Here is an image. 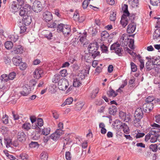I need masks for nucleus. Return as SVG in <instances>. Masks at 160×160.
I'll return each mask as SVG.
<instances>
[{
	"mask_svg": "<svg viewBox=\"0 0 160 160\" xmlns=\"http://www.w3.org/2000/svg\"><path fill=\"white\" fill-rule=\"evenodd\" d=\"M123 14L121 17V23L123 27L125 28L128 24L129 21L132 22L135 18V15L130 14L128 10V5L124 4L122 6Z\"/></svg>",
	"mask_w": 160,
	"mask_h": 160,
	"instance_id": "obj_1",
	"label": "nucleus"
},
{
	"mask_svg": "<svg viewBox=\"0 0 160 160\" xmlns=\"http://www.w3.org/2000/svg\"><path fill=\"white\" fill-rule=\"evenodd\" d=\"M99 46L97 42H95L91 43L89 45L88 49L89 52L92 54V56L94 59L100 54V52L98 51Z\"/></svg>",
	"mask_w": 160,
	"mask_h": 160,
	"instance_id": "obj_2",
	"label": "nucleus"
},
{
	"mask_svg": "<svg viewBox=\"0 0 160 160\" xmlns=\"http://www.w3.org/2000/svg\"><path fill=\"white\" fill-rule=\"evenodd\" d=\"M69 85L68 82L65 78L60 79L58 82V88L61 90H65Z\"/></svg>",
	"mask_w": 160,
	"mask_h": 160,
	"instance_id": "obj_3",
	"label": "nucleus"
},
{
	"mask_svg": "<svg viewBox=\"0 0 160 160\" xmlns=\"http://www.w3.org/2000/svg\"><path fill=\"white\" fill-rule=\"evenodd\" d=\"M33 5L32 8L35 12L38 13L42 10V5L40 1L35 0L33 2Z\"/></svg>",
	"mask_w": 160,
	"mask_h": 160,
	"instance_id": "obj_4",
	"label": "nucleus"
},
{
	"mask_svg": "<svg viewBox=\"0 0 160 160\" xmlns=\"http://www.w3.org/2000/svg\"><path fill=\"white\" fill-rule=\"evenodd\" d=\"M143 111L146 112H149L153 108V103H144L142 106Z\"/></svg>",
	"mask_w": 160,
	"mask_h": 160,
	"instance_id": "obj_5",
	"label": "nucleus"
},
{
	"mask_svg": "<svg viewBox=\"0 0 160 160\" xmlns=\"http://www.w3.org/2000/svg\"><path fill=\"white\" fill-rule=\"evenodd\" d=\"M62 134H63V131L57 130L56 132L51 135L50 138L53 140L56 141L59 138L60 136Z\"/></svg>",
	"mask_w": 160,
	"mask_h": 160,
	"instance_id": "obj_6",
	"label": "nucleus"
},
{
	"mask_svg": "<svg viewBox=\"0 0 160 160\" xmlns=\"http://www.w3.org/2000/svg\"><path fill=\"white\" fill-rule=\"evenodd\" d=\"M6 77V74H3L1 76L0 78V90L2 91L5 89V87L4 86L5 82H7V80L5 79Z\"/></svg>",
	"mask_w": 160,
	"mask_h": 160,
	"instance_id": "obj_7",
	"label": "nucleus"
},
{
	"mask_svg": "<svg viewBox=\"0 0 160 160\" xmlns=\"http://www.w3.org/2000/svg\"><path fill=\"white\" fill-rule=\"evenodd\" d=\"M43 18L46 22L50 21L52 18V13L49 11L45 12L43 14Z\"/></svg>",
	"mask_w": 160,
	"mask_h": 160,
	"instance_id": "obj_8",
	"label": "nucleus"
},
{
	"mask_svg": "<svg viewBox=\"0 0 160 160\" xmlns=\"http://www.w3.org/2000/svg\"><path fill=\"white\" fill-rule=\"evenodd\" d=\"M17 137L20 142H23L26 139V136L24 132L19 131L17 134Z\"/></svg>",
	"mask_w": 160,
	"mask_h": 160,
	"instance_id": "obj_9",
	"label": "nucleus"
},
{
	"mask_svg": "<svg viewBox=\"0 0 160 160\" xmlns=\"http://www.w3.org/2000/svg\"><path fill=\"white\" fill-rule=\"evenodd\" d=\"M129 21L131 22V23L128 25L127 30L128 33L131 34L133 33L135 31L136 29V25L133 23L134 20L132 22L129 21Z\"/></svg>",
	"mask_w": 160,
	"mask_h": 160,
	"instance_id": "obj_10",
	"label": "nucleus"
},
{
	"mask_svg": "<svg viewBox=\"0 0 160 160\" xmlns=\"http://www.w3.org/2000/svg\"><path fill=\"white\" fill-rule=\"evenodd\" d=\"M20 6L18 2L16 1H13L11 3L10 7L12 12H16L20 8Z\"/></svg>",
	"mask_w": 160,
	"mask_h": 160,
	"instance_id": "obj_11",
	"label": "nucleus"
},
{
	"mask_svg": "<svg viewBox=\"0 0 160 160\" xmlns=\"http://www.w3.org/2000/svg\"><path fill=\"white\" fill-rule=\"evenodd\" d=\"M42 35L48 40H50L52 39L53 35L52 33L48 30H45L42 32Z\"/></svg>",
	"mask_w": 160,
	"mask_h": 160,
	"instance_id": "obj_12",
	"label": "nucleus"
},
{
	"mask_svg": "<svg viewBox=\"0 0 160 160\" xmlns=\"http://www.w3.org/2000/svg\"><path fill=\"white\" fill-rule=\"evenodd\" d=\"M88 74V70L85 69H83L81 71L78 73V75L76 77L82 80L84 79L85 77L87 76Z\"/></svg>",
	"mask_w": 160,
	"mask_h": 160,
	"instance_id": "obj_13",
	"label": "nucleus"
},
{
	"mask_svg": "<svg viewBox=\"0 0 160 160\" xmlns=\"http://www.w3.org/2000/svg\"><path fill=\"white\" fill-rule=\"evenodd\" d=\"M43 74V70L38 69H36L33 73L34 78L38 79L41 77Z\"/></svg>",
	"mask_w": 160,
	"mask_h": 160,
	"instance_id": "obj_14",
	"label": "nucleus"
},
{
	"mask_svg": "<svg viewBox=\"0 0 160 160\" xmlns=\"http://www.w3.org/2000/svg\"><path fill=\"white\" fill-rule=\"evenodd\" d=\"M143 115L142 109L141 108H138L136 110L135 114V118L141 119Z\"/></svg>",
	"mask_w": 160,
	"mask_h": 160,
	"instance_id": "obj_15",
	"label": "nucleus"
},
{
	"mask_svg": "<svg viewBox=\"0 0 160 160\" xmlns=\"http://www.w3.org/2000/svg\"><path fill=\"white\" fill-rule=\"evenodd\" d=\"M22 61V58L18 56H15L12 59V61L13 64L16 66H19Z\"/></svg>",
	"mask_w": 160,
	"mask_h": 160,
	"instance_id": "obj_16",
	"label": "nucleus"
},
{
	"mask_svg": "<svg viewBox=\"0 0 160 160\" xmlns=\"http://www.w3.org/2000/svg\"><path fill=\"white\" fill-rule=\"evenodd\" d=\"M23 22L26 25H28L32 22L31 17L28 15H25L23 17Z\"/></svg>",
	"mask_w": 160,
	"mask_h": 160,
	"instance_id": "obj_17",
	"label": "nucleus"
},
{
	"mask_svg": "<svg viewBox=\"0 0 160 160\" xmlns=\"http://www.w3.org/2000/svg\"><path fill=\"white\" fill-rule=\"evenodd\" d=\"M150 61L148 60L146 64V68L147 71H149L155 68V65L151 62V59Z\"/></svg>",
	"mask_w": 160,
	"mask_h": 160,
	"instance_id": "obj_18",
	"label": "nucleus"
},
{
	"mask_svg": "<svg viewBox=\"0 0 160 160\" xmlns=\"http://www.w3.org/2000/svg\"><path fill=\"white\" fill-rule=\"evenodd\" d=\"M86 32H84L82 34L79 36V38H80L79 41L83 44V45H85L86 43Z\"/></svg>",
	"mask_w": 160,
	"mask_h": 160,
	"instance_id": "obj_19",
	"label": "nucleus"
},
{
	"mask_svg": "<svg viewBox=\"0 0 160 160\" xmlns=\"http://www.w3.org/2000/svg\"><path fill=\"white\" fill-rule=\"evenodd\" d=\"M151 62L154 65H160V57L159 56H154L152 57Z\"/></svg>",
	"mask_w": 160,
	"mask_h": 160,
	"instance_id": "obj_20",
	"label": "nucleus"
},
{
	"mask_svg": "<svg viewBox=\"0 0 160 160\" xmlns=\"http://www.w3.org/2000/svg\"><path fill=\"white\" fill-rule=\"evenodd\" d=\"M62 32L65 36H67L71 32V29L69 26L66 25L64 27Z\"/></svg>",
	"mask_w": 160,
	"mask_h": 160,
	"instance_id": "obj_21",
	"label": "nucleus"
},
{
	"mask_svg": "<svg viewBox=\"0 0 160 160\" xmlns=\"http://www.w3.org/2000/svg\"><path fill=\"white\" fill-rule=\"evenodd\" d=\"M117 111V108L116 105H111L108 109L109 113L112 115H115Z\"/></svg>",
	"mask_w": 160,
	"mask_h": 160,
	"instance_id": "obj_22",
	"label": "nucleus"
},
{
	"mask_svg": "<svg viewBox=\"0 0 160 160\" xmlns=\"http://www.w3.org/2000/svg\"><path fill=\"white\" fill-rule=\"evenodd\" d=\"M81 80L76 77H75L73 79V85L74 87H78L81 84Z\"/></svg>",
	"mask_w": 160,
	"mask_h": 160,
	"instance_id": "obj_23",
	"label": "nucleus"
},
{
	"mask_svg": "<svg viewBox=\"0 0 160 160\" xmlns=\"http://www.w3.org/2000/svg\"><path fill=\"white\" fill-rule=\"evenodd\" d=\"M91 0H84L82 4V6L84 9H86L88 7V8H92V6L91 5H89Z\"/></svg>",
	"mask_w": 160,
	"mask_h": 160,
	"instance_id": "obj_24",
	"label": "nucleus"
},
{
	"mask_svg": "<svg viewBox=\"0 0 160 160\" xmlns=\"http://www.w3.org/2000/svg\"><path fill=\"white\" fill-rule=\"evenodd\" d=\"M152 126L153 127H156V128H154V130L153 131H152V132H151V134H155L156 132H160V125L154 123L152 125Z\"/></svg>",
	"mask_w": 160,
	"mask_h": 160,
	"instance_id": "obj_25",
	"label": "nucleus"
},
{
	"mask_svg": "<svg viewBox=\"0 0 160 160\" xmlns=\"http://www.w3.org/2000/svg\"><path fill=\"white\" fill-rule=\"evenodd\" d=\"M99 91V88H96L93 89L91 93H90V96L92 99L94 98L97 96V94L98 93Z\"/></svg>",
	"mask_w": 160,
	"mask_h": 160,
	"instance_id": "obj_26",
	"label": "nucleus"
},
{
	"mask_svg": "<svg viewBox=\"0 0 160 160\" xmlns=\"http://www.w3.org/2000/svg\"><path fill=\"white\" fill-rule=\"evenodd\" d=\"M43 125V120L41 118H39L37 120V124L35 127V128L38 129L39 130L40 129L38 127H41Z\"/></svg>",
	"mask_w": 160,
	"mask_h": 160,
	"instance_id": "obj_27",
	"label": "nucleus"
},
{
	"mask_svg": "<svg viewBox=\"0 0 160 160\" xmlns=\"http://www.w3.org/2000/svg\"><path fill=\"white\" fill-rule=\"evenodd\" d=\"M23 50L22 47L21 45H18L16 47L13 52L14 53L21 54L22 53Z\"/></svg>",
	"mask_w": 160,
	"mask_h": 160,
	"instance_id": "obj_28",
	"label": "nucleus"
},
{
	"mask_svg": "<svg viewBox=\"0 0 160 160\" xmlns=\"http://www.w3.org/2000/svg\"><path fill=\"white\" fill-rule=\"evenodd\" d=\"M120 127L122 129L123 131L125 133L127 134L129 132V128L126 123H122L120 125Z\"/></svg>",
	"mask_w": 160,
	"mask_h": 160,
	"instance_id": "obj_29",
	"label": "nucleus"
},
{
	"mask_svg": "<svg viewBox=\"0 0 160 160\" xmlns=\"http://www.w3.org/2000/svg\"><path fill=\"white\" fill-rule=\"evenodd\" d=\"M107 94L110 97H115L118 95V93L112 89L107 92Z\"/></svg>",
	"mask_w": 160,
	"mask_h": 160,
	"instance_id": "obj_30",
	"label": "nucleus"
},
{
	"mask_svg": "<svg viewBox=\"0 0 160 160\" xmlns=\"http://www.w3.org/2000/svg\"><path fill=\"white\" fill-rule=\"evenodd\" d=\"M6 77H5V79L7 80V82L9 80H13L15 77L16 74L15 72H12L10 73L8 76L7 74H6Z\"/></svg>",
	"mask_w": 160,
	"mask_h": 160,
	"instance_id": "obj_31",
	"label": "nucleus"
},
{
	"mask_svg": "<svg viewBox=\"0 0 160 160\" xmlns=\"http://www.w3.org/2000/svg\"><path fill=\"white\" fill-rule=\"evenodd\" d=\"M22 128L25 131H28L31 129V125L29 122H25L22 125Z\"/></svg>",
	"mask_w": 160,
	"mask_h": 160,
	"instance_id": "obj_32",
	"label": "nucleus"
},
{
	"mask_svg": "<svg viewBox=\"0 0 160 160\" xmlns=\"http://www.w3.org/2000/svg\"><path fill=\"white\" fill-rule=\"evenodd\" d=\"M141 119L135 118V119L133 121V125L136 127H139L141 126Z\"/></svg>",
	"mask_w": 160,
	"mask_h": 160,
	"instance_id": "obj_33",
	"label": "nucleus"
},
{
	"mask_svg": "<svg viewBox=\"0 0 160 160\" xmlns=\"http://www.w3.org/2000/svg\"><path fill=\"white\" fill-rule=\"evenodd\" d=\"M4 143L6 145L7 148H9L10 147L11 145L12 144V140L9 138H4Z\"/></svg>",
	"mask_w": 160,
	"mask_h": 160,
	"instance_id": "obj_34",
	"label": "nucleus"
},
{
	"mask_svg": "<svg viewBox=\"0 0 160 160\" xmlns=\"http://www.w3.org/2000/svg\"><path fill=\"white\" fill-rule=\"evenodd\" d=\"M73 101L72 98L70 97L66 99L64 102L62 104L61 106L62 107L66 105L70 104Z\"/></svg>",
	"mask_w": 160,
	"mask_h": 160,
	"instance_id": "obj_35",
	"label": "nucleus"
},
{
	"mask_svg": "<svg viewBox=\"0 0 160 160\" xmlns=\"http://www.w3.org/2000/svg\"><path fill=\"white\" fill-rule=\"evenodd\" d=\"M120 45L121 44L118 42L114 43L111 46L110 49L112 50H114L115 51L118 48H121Z\"/></svg>",
	"mask_w": 160,
	"mask_h": 160,
	"instance_id": "obj_36",
	"label": "nucleus"
},
{
	"mask_svg": "<svg viewBox=\"0 0 160 160\" xmlns=\"http://www.w3.org/2000/svg\"><path fill=\"white\" fill-rule=\"evenodd\" d=\"M30 90L26 87H24L23 90L20 92L21 95L23 96H27L30 93Z\"/></svg>",
	"mask_w": 160,
	"mask_h": 160,
	"instance_id": "obj_37",
	"label": "nucleus"
},
{
	"mask_svg": "<svg viewBox=\"0 0 160 160\" xmlns=\"http://www.w3.org/2000/svg\"><path fill=\"white\" fill-rule=\"evenodd\" d=\"M13 44L11 41H7L5 43V46L7 49H11L13 47Z\"/></svg>",
	"mask_w": 160,
	"mask_h": 160,
	"instance_id": "obj_38",
	"label": "nucleus"
},
{
	"mask_svg": "<svg viewBox=\"0 0 160 160\" xmlns=\"http://www.w3.org/2000/svg\"><path fill=\"white\" fill-rule=\"evenodd\" d=\"M128 2L132 7H134L137 6L138 0H128Z\"/></svg>",
	"mask_w": 160,
	"mask_h": 160,
	"instance_id": "obj_39",
	"label": "nucleus"
},
{
	"mask_svg": "<svg viewBox=\"0 0 160 160\" xmlns=\"http://www.w3.org/2000/svg\"><path fill=\"white\" fill-rule=\"evenodd\" d=\"M60 78V75L57 74L54 76V78L52 79V81L54 83L58 82Z\"/></svg>",
	"mask_w": 160,
	"mask_h": 160,
	"instance_id": "obj_40",
	"label": "nucleus"
},
{
	"mask_svg": "<svg viewBox=\"0 0 160 160\" xmlns=\"http://www.w3.org/2000/svg\"><path fill=\"white\" fill-rule=\"evenodd\" d=\"M109 36V35L106 31H103L101 33L102 39L103 40H104L105 39L107 38Z\"/></svg>",
	"mask_w": 160,
	"mask_h": 160,
	"instance_id": "obj_41",
	"label": "nucleus"
},
{
	"mask_svg": "<svg viewBox=\"0 0 160 160\" xmlns=\"http://www.w3.org/2000/svg\"><path fill=\"white\" fill-rule=\"evenodd\" d=\"M9 38L12 41L15 42L18 40V36L17 34L14 33L11 35L10 36Z\"/></svg>",
	"mask_w": 160,
	"mask_h": 160,
	"instance_id": "obj_42",
	"label": "nucleus"
},
{
	"mask_svg": "<svg viewBox=\"0 0 160 160\" xmlns=\"http://www.w3.org/2000/svg\"><path fill=\"white\" fill-rule=\"evenodd\" d=\"M41 160H47L48 158V153L45 152H42L40 154Z\"/></svg>",
	"mask_w": 160,
	"mask_h": 160,
	"instance_id": "obj_43",
	"label": "nucleus"
},
{
	"mask_svg": "<svg viewBox=\"0 0 160 160\" xmlns=\"http://www.w3.org/2000/svg\"><path fill=\"white\" fill-rule=\"evenodd\" d=\"M23 10H25L26 12L28 13L31 9V6L28 4H25L23 7L21 8Z\"/></svg>",
	"mask_w": 160,
	"mask_h": 160,
	"instance_id": "obj_44",
	"label": "nucleus"
},
{
	"mask_svg": "<svg viewBox=\"0 0 160 160\" xmlns=\"http://www.w3.org/2000/svg\"><path fill=\"white\" fill-rule=\"evenodd\" d=\"M65 25H64L62 23H60L58 24V26H57V30L58 32H62L63 28H63Z\"/></svg>",
	"mask_w": 160,
	"mask_h": 160,
	"instance_id": "obj_45",
	"label": "nucleus"
},
{
	"mask_svg": "<svg viewBox=\"0 0 160 160\" xmlns=\"http://www.w3.org/2000/svg\"><path fill=\"white\" fill-rule=\"evenodd\" d=\"M115 52L119 56H122L123 53V51L122 48L121 47L119 48L115 51Z\"/></svg>",
	"mask_w": 160,
	"mask_h": 160,
	"instance_id": "obj_46",
	"label": "nucleus"
},
{
	"mask_svg": "<svg viewBox=\"0 0 160 160\" xmlns=\"http://www.w3.org/2000/svg\"><path fill=\"white\" fill-rule=\"evenodd\" d=\"M84 104L82 102L77 103L76 104L75 109L76 110H80L83 107Z\"/></svg>",
	"mask_w": 160,
	"mask_h": 160,
	"instance_id": "obj_47",
	"label": "nucleus"
},
{
	"mask_svg": "<svg viewBox=\"0 0 160 160\" xmlns=\"http://www.w3.org/2000/svg\"><path fill=\"white\" fill-rule=\"evenodd\" d=\"M153 36L156 38H157L160 37V29H158L155 31Z\"/></svg>",
	"mask_w": 160,
	"mask_h": 160,
	"instance_id": "obj_48",
	"label": "nucleus"
},
{
	"mask_svg": "<svg viewBox=\"0 0 160 160\" xmlns=\"http://www.w3.org/2000/svg\"><path fill=\"white\" fill-rule=\"evenodd\" d=\"M149 148L153 152H156L158 150V146L156 144H152L150 146Z\"/></svg>",
	"mask_w": 160,
	"mask_h": 160,
	"instance_id": "obj_49",
	"label": "nucleus"
},
{
	"mask_svg": "<svg viewBox=\"0 0 160 160\" xmlns=\"http://www.w3.org/2000/svg\"><path fill=\"white\" fill-rule=\"evenodd\" d=\"M2 122L5 124H7L8 122V116L6 115L5 114L4 116H3L2 118Z\"/></svg>",
	"mask_w": 160,
	"mask_h": 160,
	"instance_id": "obj_50",
	"label": "nucleus"
},
{
	"mask_svg": "<svg viewBox=\"0 0 160 160\" xmlns=\"http://www.w3.org/2000/svg\"><path fill=\"white\" fill-rule=\"evenodd\" d=\"M50 132V129L49 128H44L43 129L42 131V133L43 134L47 135Z\"/></svg>",
	"mask_w": 160,
	"mask_h": 160,
	"instance_id": "obj_51",
	"label": "nucleus"
},
{
	"mask_svg": "<svg viewBox=\"0 0 160 160\" xmlns=\"http://www.w3.org/2000/svg\"><path fill=\"white\" fill-rule=\"evenodd\" d=\"M19 66L20 69L22 70H25L27 67V65L26 63L23 62H21Z\"/></svg>",
	"mask_w": 160,
	"mask_h": 160,
	"instance_id": "obj_52",
	"label": "nucleus"
},
{
	"mask_svg": "<svg viewBox=\"0 0 160 160\" xmlns=\"http://www.w3.org/2000/svg\"><path fill=\"white\" fill-rule=\"evenodd\" d=\"M19 157L22 160H27L28 158V155L25 153H23L20 154Z\"/></svg>",
	"mask_w": 160,
	"mask_h": 160,
	"instance_id": "obj_53",
	"label": "nucleus"
},
{
	"mask_svg": "<svg viewBox=\"0 0 160 160\" xmlns=\"http://www.w3.org/2000/svg\"><path fill=\"white\" fill-rule=\"evenodd\" d=\"M150 3L153 6H157L160 4V0H150Z\"/></svg>",
	"mask_w": 160,
	"mask_h": 160,
	"instance_id": "obj_54",
	"label": "nucleus"
},
{
	"mask_svg": "<svg viewBox=\"0 0 160 160\" xmlns=\"http://www.w3.org/2000/svg\"><path fill=\"white\" fill-rule=\"evenodd\" d=\"M154 98L152 96H149L146 99V102L150 103H152V102L154 100Z\"/></svg>",
	"mask_w": 160,
	"mask_h": 160,
	"instance_id": "obj_55",
	"label": "nucleus"
},
{
	"mask_svg": "<svg viewBox=\"0 0 160 160\" xmlns=\"http://www.w3.org/2000/svg\"><path fill=\"white\" fill-rule=\"evenodd\" d=\"M110 19L111 21H115L116 19V13L113 12L111 13Z\"/></svg>",
	"mask_w": 160,
	"mask_h": 160,
	"instance_id": "obj_56",
	"label": "nucleus"
},
{
	"mask_svg": "<svg viewBox=\"0 0 160 160\" xmlns=\"http://www.w3.org/2000/svg\"><path fill=\"white\" fill-rule=\"evenodd\" d=\"M25 25L24 24L20 27V33H22L26 32L27 29V28Z\"/></svg>",
	"mask_w": 160,
	"mask_h": 160,
	"instance_id": "obj_57",
	"label": "nucleus"
},
{
	"mask_svg": "<svg viewBox=\"0 0 160 160\" xmlns=\"http://www.w3.org/2000/svg\"><path fill=\"white\" fill-rule=\"evenodd\" d=\"M131 68L132 71L133 72H135L137 70V67L136 65L133 62H131Z\"/></svg>",
	"mask_w": 160,
	"mask_h": 160,
	"instance_id": "obj_58",
	"label": "nucleus"
},
{
	"mask_svg": "<svg viewBox=\"0 0 160 160\" xmlns=\"http://www.w3.org/2000/svg\"><path fill=\"white\" fill-rule=\"evenodd\" d=\"M100 48L102 52L107 53L108 52V48L104 44L101 45Z\"/></svg>",
	"mask_w": 160,
	"mask_h": 160,
	"instance_id": "obj_59",
	"label": "nucleus"
},
{
	"mask_svg": "<svg viewBox=\"0 0 160 160\" xmlns=\"http://www.w3.org/2000/svg\"><path fill=\"white\" fill-rule=\"evenodd\" d=\"M28 13L25 12V10H23L22 8H20V10L19 12V15L22 16H24L25 15H28Z\"/></svg>",
	"mask_w": 160,
	"mask_h": 160,
	"instance_id": "obj_60",
	"label": "nucleus"
},
{
	"mask_svg": "<svg viewBox=\"0 0 160 160\" xmlns=\"http://www.w3.org/2000/svg\"><path fill=\"white\" fill-rule=\"evenodd\" d=\"M129 43L128 45L129 47L131 49H133L134 47V40L132 39H130L129 41Z\"/></svg>",
	"mask_w": 160,
	"mask_h": 160,
	"instance_id": "obj_61",
	"label": "nucleus"
},
{
	"mask_svg": "<svg viewBox=\"0 0 160 160\" xmlns=\"http://www.w3.org/2000/svg\"><path fill=\"white\" fill-rule=\"evenodd\" d=\"M47 26L49 28H55L57 27V24L55 22H54L51 23H48Z\"/></svg>",
	"mask_w": 160,
	"mask_h": 160,
	"instance_id": "obj_62",
	"label": "nucleus"
},
{
	"mask_svg": "<svg viewBox=\"0 0 160 160\" xmlns=\"http://www.w3.org/2000/svg\"><path fill=\"white\" fill-rule=\"evenodd\" d=\"M60 73L62 77H65L67 75V71L65 69L62 70L60 72Z\"/></svg>",
	"mask_w": 160,
	"mask_h": 160,
	"instance_id": "obj_63",
	"label": "nucleus"
},
{
	"mask_svg": "<svg viewBox=\"0 0 160 160\" xmlns=\"http://www.w3.org/2000/svg\"><path fill=\"white\" fill-rule=\"evenodd\" d=\"M131 117L129 115L126 114L125 117L124 118L123 120L124 122H128L131 120Z\"/></svg>",
	"mask_w": 160,
	"mask_h": 160,
	"instance_id": "obj_64",
	"label": "nucleus"
}]
</instances>
